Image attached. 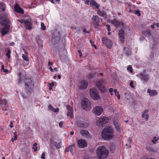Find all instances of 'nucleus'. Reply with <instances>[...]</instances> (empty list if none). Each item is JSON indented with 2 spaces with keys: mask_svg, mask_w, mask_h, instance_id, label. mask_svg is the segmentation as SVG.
Wrapping results in <instances>:
<instances>
[{
  "mask_svg": "<svg viewBox=\"0 0 159 159\" xmlns=\"http://www.w3.org/2000/svg\"><path fill=\"white\" fill-rule=\"evenodd\" d=\"M113 132V130L111 127L107 126L102 131V137L105 140H110L114 136Z\"/></svg>",
  "mask_w": 159,
  "mask_h": 159,
  "instance_id": "obj_1",
  "label": "nucleus"
},
{
  "mask_svg": "<svg viewBox=\"0 0 159 159\" xmlns=\"http://www.w3.org/2000/svg\"><path fill=\"white\" fill-rule=\"evenodd\" d=\"M96 153L99 157L105 159L108 156L109 151L106 149L104 146H99L97 148Z\"/></svg>",
  "mask_w": 159,
  "mask_h": 159,
  "instance_id": "obj_2",
  "label": "nucleus"
},
{
  "mask_svg": "<svg viewBox=\"0 0 159 159\" xmlns=\"http://www.w3.org/2000/svg\"><path fill=\"white\" fill-rule=\"evenodd\" d=\"M106 84V81L103 79L99 80L97 83V86L101 93H103L106 91L105 85Z\"/></svg>",
  "mask_w": 159,
  "mask_h": 159,
  "instance_id": "obj_3",
  "label": "nucleus"
},
{
  "mask_svg": "<svg viewBox=\"0 0 159 159\" xmlns=\"http://www.w3.org/2000/svg\"><path fill=\"white\" fill-rule=\"evenodd\" d=\"M82 107L86 111L89 110L91 108L90 102L87 98L83 99L81 102Z\"/></svg>",
  "mask_w": 159,
  "mask_h": 159,
  "instance_id": "obj_4",
  "label": "nucleus"
},
{
  "mask_svg": "<svg viewBox=\"0 0 159 159\" xmlns=\"http://www.w3.org/2000/svg\"><path fill=\"white\" fill-rule=\"evenodd\" d=\"M90 94L91 98L94 100H98L101 98L97 90L95 89H91L90 90Z\"/></svg>",
  "mask_w": 159,
  "mask_h": 159,
  "instance_id": "obj_5",
  "label": "nucleus"
},
{
  "mask_svg": "<svg viewBox=\"0 0 159 159\" xmlns=\"http://www.w3.org/2000/svg\"><path fill=\"white\" fill-rule=\"evenodd\" d=\"M61 35L60 32L57 30L53 33L52 36V43L54 44H56L60 40V37Z\"/></svg>",
  "mask_w": 159,
  "mask_h": 159,
  "instance_id": "obj_6",
  "label": "nucleus"
},
{
  "mask_svg": "<svg viewBox=\"0 0 159 159\" xmlns=\"http://www.w3.org/2000/svg\"><path fill=\"white\" fill-rule=\"evenodd\" d=\"M26 89L28 90H32L34 87V84L32 79H26L24 81Z\"/></svg>",
  "mask_w": 159,
  "mask_h": 159,
  "instance_id": "obj_7",
  "label": "nucleus"
},
{
  "mask_svg": "<svg viewBox=\"0 0 159 159\" xmlns=\"http://www.w3.org/2000/svg\"><path fill=\"white\" fill-rule=\"evenodd\" d=\"M0 22L2 25L9 23L10 21L8 19V15L7 13H4L2 15L0 18Z\"/></svg>",
  "mask_w": 159,
  "mask_h": 159,
  "instance_id": "obj_8",
  "label": "nucleus"
},
{
  "mask_svg": "<svg viewBox=\"0 0 159 159\" xmlns=\"http://www.w3.org/2000/svg\"><path fill=\"white\" fill-rule=\"evenodd\" d=\"M102 43L109 48H111L112 46V42L111 39L106 37H103L102 38Z\"/></svg>",
  "mask_w": 159,
  "mask_h": 159,
  "instance_id": "obj_9",
  "label": "nucleus"
},
{
  "mask_svg": "<svg viewBox=\"0 0 159 159\" xmlns=\"http://www.w3.org/2000/svg\"><path fill=\"white\" fill-rule=\"evenodd\" d=\"M103 111V108L101 106H97L93 110V112L97 116H100Z\"/></svg>",
  "mask_w": 159,
  "mask_h": 159,
  "instance_id": "obj_10",
  "label": "nucleus"
},
{
  "mask_svg": "<svg viewBox=\"0 0 159 159\" xmlns=\"http://www.w3.org/2000/svg\"><path fill=\"white\" fill-rule=\"evenodd\" d=\"M109 121V119L107 117H102L98 120L97 124L98 126H102L103 124H106Z\"/></svg>",
  "mask_w": 159,
  "mask_h": 159,
  "instance_id": "obj_11",
  "label": "nucleus"
},
{
  "mask_svg": "<svg viewBox=\"0 0 159 159\" xmlns=\"http://www.w3.org/2000/svg\"><path fill=\"white\" fill-rule=\"evenodd\" d=\"M92 21L95 27L97 28L100 22L99 17L97 15L93 16L92 18Z\"/></svg>",
  "mask_w": 159,
  "mask_h": 159,
  "instance_id": "obj_12",
  "label": "nucleus"
},
{
  "mask_svg": "<svg viewBox=\"0 0 159 159\" xmlns=\"http://www.w3.org/2000/svg\"><path fill=\"white\" fill-rule=\"evenodd\" d=\"M108 22L113 25L114 26L117 27L122 26L123 25V23L121 22L118 21L116 19H114L113 20H109Z\"/></svg>",
  "mask_w": 159,
  "mask_h": 159,
  "instance_id": "obj_13",
  "label": "nucleus"
},
{
  "mask_svg": "<svg viewBox=\"0 0 159 159\" xmlns=\"http://www.w3.org/2000/svg\"><path fill=\"white\" fill-rule=\"evenodd\" d=\"M140 78L145 82H147L149 80V75L148 74L143 73L139 74Z\"/></svg>",
  "mask_w": 159,
  "mask_h": 159,
  "instance_id": "obj_14",
  "label": "nucleus"
},
{
  "mask_svg": "<svg viewBox=\"0 0 159 159\" xmlns=\"http://www.w3.org/2000/svg\"><path fill=\"white\" fill-rule=\"evenodd\" d=\"M3 28L1 29V32L2 33V35H4L7 33L9 30L10 26L8 24H6Z\"/></svg>",
  "mask_w": 159,
  "mask_h": 159,
  "instance_id": "obj_15",
  "label": "nucleus"
},
{
  "mask_svg": "<svg viewBox=\"0 0 159 159\" xmlns=\"http://www.w3.org/2000/svg\"><path fill=\"white\" fill-rule=\"evenodd\" d=\"M87 143L84 140L82 139L78 141L77 145L80 148H84L87 146Z\"/></svg>",
  "mask_w": 159,
  "mask_h": 159,
  "instance_id": "obj_16",
  "label": "nucleus"
},
{
  "mask_svg": "<svg viewBox=\"0 0 159 159\" xmlns=\"http://www.w3.org/2000/svg\"><path fill=\"white\" fill-rule=\"evenodd\" d=\"M66 108L68 110V111L67 113V116H70L71 118H73L74 117L73 108L71 107L69 105H67L66 106Z\"/></svg>",
  "mask_w": 159,
  "mask_h": 159,
  "instance_id": "obj_17",
  "label": "nucleus"
},
{
  "mask_svg": "<svg viewBox=\"0 0 159 159\" xmlns=\"http://www.w3.org/2000/svg\"><path fill=\"white\" fill-rule=\"evenodd\" d=\"M124 34L125 32L123 30H119V35L120 41L122 43H123L125 42Z\"/></svg>",
  "mask_w": 159,
  "mask_h": 159,
  "instance_id": "obj_18",
  "label": "nucleus"
},
{
  "mask_svg": "<svg viewBox=\"0 0 159 159\" xmlns=\"http://www.w3.org/2000/svg\"><path fill=\"white\" fill-rule=\"evenodd\" d=\"M80 133L81 135L87 138H91V136L89 132L87 130H81L80 131Z\"/></svg>",
  "mask_w": 159,
  "mask_h": 159,
  "instance_id": "obj_19",
  "label": "nucleus"
},
{
  "mask_svg": "<svg viewBox=\"0 0 159 159\" xmlns=\"http://www.w3.org/2000/svg\"><path fill=\"white\" fill-rule=\"evenodd\" d=\"M14 8L15 11L21 14L24 13L23 10L19 6L18 4H16Z\"/></svg>",
  "mask_w": 159,
  "mask_h": 159,
  "instance_id": "obj_20",
  "label": "nucleus"
},
{
  "mask_svg": "<svg viewBox=\"0 0 159 159\" xmlns=\"http://www.w3.org/2000/svg\"><path fill=\"white\" fill-rule=\"evenodd\" d=\"M147 150L151 152L152 154H153L157 152L158 151L157 148H154L150 147H146Z\"/></svg>",
  "mask_w": 159,
  "mask_h": 159,
  "instance_id": "obj_21",
  "label": "nucleus"
},
{
  "mask_svg": "<svg viewBox=\"0 0 159 159\" xmlns=\"http://www.w3.org/2000/svg\"><path fill=\"white\" fill-rule=\"evenodd\" d=\"M88 83L85 80H82L80 83V87L81 89H85L87 88Z\"/></svg>",
  "mask_w": 159,
  "mask_h": 159,
  "instance_id": "obj_22",
  "label": "nucleus"
},
{
  "mask_svg": "<svg viewBox=\"0 0 159 159\" xmlns=\"http://www.w3.org/2000/svg\"><path fill=\"white\" fill-rule=\"evenodd\" d=\"M78 125L80 128H85L87 127L89 125L87 123L81 121L78 123Z\"/></svg>",
  "mask_w": 159,
  "mask_h": 159,
  "instance_id": "obj_23",
  "label": "nucleus"
},
{
  "mask_svg": "<svg viewBox=\"0 0 159 159\" xmlns=\"http://www.w3.org/2000/svg\"><path fill=\"white\" fill-rule=\"evenodd\" d=\"M148 111L147 110H145L143 112L142 115V117L144 118L147 120H148Z\"/></svg>",
  "mask_w": 159,
  "mask_h": 159,
  "instance_id": "obj_24",
  "label": "nucleus"
},
{
  "mask_svg": "<svg viewBox=\"0 0 159 159\" xmlns=\"http://www.w3.org/2000/svg\"><path fill=\"white\" fill-rule=\"evenodd\" d=\"M26 23L25 24V28L28 30H30L32 28L31 23L28 20H27L26 21Z\"/></svg>",
  "mask_w": 159,
  "mask_h": 159,
  "instance_id": "obj_25",
  "label": "nucleus"
},
{
  "mask_svg": "<svg viewBox=\"0 0 159 159\" xmlns=\"http://www.w3.org/2000/svg\"><path fill=\"white\" fill-rule=\"evenodd\" d=\"M97 14L99 16L106 18L107 17V15L104 11H101L100 10H98L97 12Z\"/></svg>",
  "mask_w": 159,
  "mask_h": 159,
  "instance_id": "obj_26",
  "label": "nucleus"
},
{
  "mask_svg": "<svg viewBox=\"0 0 159 159\" xmlns=\"http://www.w3.org/2000/svg\"><path fill=\"white\" fill-rule=\"evenodd\" d=\"M148 92L149 93V95L150 96H154L157 94V92L156 91L151 90L149 89L148 90Z\"/></svg>",
  "mask_w": 159,
  "mask_h": 159,
  "instance_id": "obj_27",
  "label": "nucleus"
},
{
  "mask_svg": "<svg viewBox=\"0 0 159 159\" xmlns=\"http://www.w3.org/2000/svg\"><path fill=\"white\" fill-rule=\"evenodd\" d=\"M74 147V145L72 144L70 145L66 149V152H70L72 154H73V148Z\"/></svg>",
  "mask_w": 159,
  "mask_h": 159,
  "instance_id": "obj_28",
  "label": "nucleus"
},
{
  "mask_svg": "<svg viewBox=\"0 0 159 159\" xmlns=\"http://www.w3.org/2000/svg\"><path fill=\"white\" fill-rule=\"evenodd\" d=\"M90 5L93 6H95L98 8L99 7V5L94 0H91Z\"/></svg>",
  "mask_w": 159,
  "mask_h": 159,
  "instance_id": "obj_29",
  "label": "nucleus"
},
{
  "mask_svg": "<svg viewBox=\"0 0 159 159\" xmlns=\"http://www.w3.org/2000/svg\"><path fill=\"white\" fill-rule=\"evenodd\" d=\"M115 145L113 143L110 144L109 146V149L110 152L113 153L115 148Z\"/></svg>",
  "mask_w": 159,
  "mask_h": 159,
  "instance_id": "obj_30",
  "label": "nucleus"
},
{
  "mask_svg": "<svg viewBox=\"0 0 159 159\" xmlns=\"http://www.w3.org/2000/svg\"><path fill=\"white\" fill-rule=\"evenodd\" d=\"M7 103V101L5 99H0V105L2 107H4Z\"/></svg>",
  "mask_w": 159,
  "mask_h": 159,
  "instance_id": "obj_31",
  "label": "nucleus"
},
{
  "mask_svg": "<svg viewBox=\"0 0 159 159\" xmlns=\"http://www.w3.org/2000/svg\"><path fill=\"white\" fill-rule=\"evenodd\" d=\"M114 125L115 126L116 130L118 131H120V125L117 123L115 122L114 123Z\"/></svg>",
  "mask_w": 159,
  "mask_h": 159,
  "instance_id": "obj_32",
  "label": "nucleus"
},
{
  "mask_svg": "<svg viewBox=\"0 0 159 159\" xmlns=\"http://www.w3.org/2000/svg\"><path fill=\"white\" fill-rule=\"evenodd\" d=\"M25 54H23L22 55V57L24 60L26 61H29V59L26 54L27 53L25 51Z\"/></svg>",
  "mask_w": 159,
  "mask_h": 159,
  "instance_id": "obj_33",
  "label": "nucleus"
},
{
  "mask_svg": "<svg viewBox=\"0 0 159 159\" xmlns=\"http://www.w3.org/2000/svg\"><path fill=\"white\" fill-rule=\"evenodd\" d=\"M0 8L2 9V11H5V7L4 3L3 2L0 3Z\"/></svg>",
  "mask_w": 159,
  "mask_h": 159,
  "instance_id": "obj_34",
  "label": "nucleus"
},
{
  "mask_svg": "<svg viewBox=\"0 0 159 159\" xmlns=\"http://www.w3.org/2000/svg\"><path fill=\"white\" fill-rule=\"evenodd\" d=\"M148 39L149 41H152L154 42V43H153V46H154L156 45L155 42L154 41V40L153 38V37L151 35H149L148 36Z\"/></svg>",
  "mask_w": 159,
  "mask_h": 159,
  "instance_id": "obj_35",
  "label": "nucleus"
},
{
  "mask_svg": "<svg viewBox=\"0 0 159 159\" xmlns=\"http://www.w3.org/2000/svg\"><path fill=\"white\" fill-rule=\"evenodd\" d=\"M95 73H90L89 74L88 76V77L89 79H91L94 76H95Z\"/></svg>",
  "mask_w": 159,
  "mask_h": 159,
  "instance_id": "obj_36",
  "label": "nucleus"
},
{
  "mask_svg": "<svg viewBox=\"0 0 159 159\" xmlns=\"http://www.w3.org/2000/svg\"><path fill=\"white\" fill-rule=\"evenodd\" d=\"M37 143H35L33 145V148L34 149V151L35 152H36L37 150Z\"/></svg>",
  "mask_w": 159,
  "mask_h": 159,
  "instance_id": "obj_37",
  "label": "nucleus"
},
{
  "mask_svg": "<svg viewBox=\"0 0 159 159\" xmlns=\"http://www.w3.org/2000/svg\"><path fill=\"white\" fill-rule=\"evenodd\" d=\"M150 32L149 31L143 32V34L145 36H148L150 35Z\"/></svg>",
  "mask_w": 159,
  "mask_h": 159,
  "instance_id": "obj_38",
  "label": "nucleus"
},
{
  "mask_svg": "<svg viewBox=\"0 0 159 159\" xmlns=\"http://www.w3.org/2000/svg\"><path fill=\"white\" fill-rule=\"evenodd\" d=\"M41 29L42 30H45L46 29V26L44 25V23L43 22L41 23Z\"/></svg>",
  "mask_w": 159,
  "mask_h": 159,
  "instance_id": "obj_39",
  "label": "nucleus"
},
{
  "mask_svg": "<svg viewBox=\"0 0 159 159\" xmlns=\"http://www.w3.org/2000/svg\"><path fill=\"white\" fill-rule=\"evenodd\" d=\"M17 20L20 22L21 23H24L25 24V23H26V21H27V20Z\"/></svg>",
  "mask_w": 159,
  "mask_h": 159,
  "instance_id": "obj_40",
  "label": "nucleus"
},
{
  "mask_svg": "<svg viewBox=\"0 0 159 159\" xmlns=\"http://www.w3.org/2000/svg\"><path fill=\"white\" fill-rule=\"evenodd\" d=\"M11 52L10 50V49H8L7 50V52L6 53V55L9 58L10 57Z\"/></svg>",
  "mask_w": 159,
  "mask_h": 159,
  "instance_id": "obj_41",
  "label": "nucleus"
},
{
  "mask_svg": "<svg viewBox=\"0 0 159 159\" xmlns=\"http://www.w3.org/2000/svg\"><path fill=\"white\" fill-rule=\"evenodd\" d=\"M156 139V137H154L153 139L152 140V142L153 144L156 143V142L157 141V140Z\"/></svg>",
  "mask_w": 159,
  "mask_h": 159,
  "instance_id": "obj_42",
  "label": "nucleus"
},
{
  "mask_svg": "<svg viewBox=\"0 0 159 159\" xmlns=\"http://www.w3.org/2000/svg\"><path fill=\"white\" fill-rule=\"evenodd\" d=\"M48 109L51 111H53V110H54V108L52 107V106L51 105H49L48 107Z\"/></svg>",
  "mask_w": 159,
  "mask_h": 159,
  "instance_id": "obj_43",
  "label": "nucleus"
},
{
  "mask_svg": "<svg viewBox=\"0 0 159 159\" xmlns=\"http://www.w3.org/2000/svg\"><path fill=\"white\" fill-rule=\"evenodd\" d=\"M135 13L136 15H138V16H139L140 15V11L139 10L135 11Z\"/></svg>",
  "mask_w": 159,
  "mask_h": 159,
  "instance_id": "obj_44",
  "label": "nucleus"
},
{
  "mask_svg": "<svg viewBox=\"0 0 159 159\" xmlns=\"http://www.w3.org/2000/svg\"><path fill=\"white\" fill-rule=\"evenodd\" d=\"M89 41H90V43H91L92 46H93L96 49H97V47L95 44H93V42H92V40H90Z\"/></svg>",
  "mask_w": 159,
  "mask_h": 159,
  "instance_id": "obj_45",
  "label": "nucleus"
},
{
  "mask_svg": "<svg viewBox=\"0 0 159 159\" xmlns=\"http://www.w3.org/2000/svg\"><path fill=\"white\" fill-rule=\"evenodd\" d=\"M127 69L128 70H129L130 72H132V69L131 66H129V67H127Z\"/></svg>",
  "mask_w": 159,
  "mask_h": 159,
  "instance_id": "obj_46",
  "label": "nucleus"
},
{
  "mask_svg": "<svg viewBox=\"0 0 159 159\" xmlns=\"http://www.w3.org/2000/svg\"><path fill=\"white\" fill-rule=\"evenodd\" d=\"M19 75L20 77V79L19 80L18 82L20 83L23 80L21 78V74L20 73H19Z\"/></svg>",
  "mask_w": 159,
  "mask_h": 159,
  "instance_id": "obj_47",
  "label": "nucleus"
},
{
  "mask_svg": "<svg viewBox=\"0 0 159 159\" xmlns=\"http://www.w3.org/2000/svg\"><path fill=\"white\" fill-rule=\"evenodd\" d=\"M59 111V109L58 108H56V109H55L54 108V110H53V111H54V112H58V111Z\"/></svg>",
  "mask_w": 159,
  "mask_h": 159,
  "instance_id": "obj_48",
  "label": "nucleus"
},
{
  "mask_svg": "<svg viewBox=\"0 0 159 159\" xmlns=\"http://www.w3.org/2000/svg\"><path fill=\"white\" fill-rule=\"evenodd\" d=\"M106 26L107 27V30L109 31H110L111 30L110 26L109 25H107Z\"/></svg>",
  "mask_w": 159,
  "mask_h": 159,
  "instance_id": "obj_49",
  "label": "nucleus"
},
{
  "mask_svg": "<svg viewBox=\"0 0 159 159\" xmlns=\"http://www.w3.org/2000/svg\"><path fill=\"white\" fill-rule=\"evenodd\" d=\"M129 85L131 86L132 88H134V86L133 85V82L132 81H131L129 84Z\"/></svg>",
  "mask_w": 159,
  "mask_h": 159,
  "instance_id": "obj_50",
  "label": "nucleus"
},
{
  "mask_svg": "<svg viewBox=\"0 0 159 159\" xmlns=\"http://www.w3.org/2000/svg\"><path fill=\"white\" fill-rule=\"evenodd\" d=\"M45 154L44 153H42L41 156V158L42 159H44L45 158Z\"/></svg>",
  "mask_w": 159,
  "mask_h": 159,
  "instance_id": "obj_51",
  "label": "nucleus"
},
{
  "mask_svg": "<svg viewBox=\"0 0 159 159\" xmlns=\"http://www.w3.org/2000/svg\"><path fill=\"white\" fill-rule=\"evenodd\" d=\"M77 30H74V32L75 33H80V30L79 28L77 27Z\"/></svg>",
  "mask_w": 159,
  "mask_h": 159,
  "instance_id": "obj_52",
  "label": "nucleus"
},
{
  "mask_svg": "<svg viewBox=\"0 0 159 159\" xmlns=\"http://www.w3.org/2000/svg\"><path fill=\"white\" fill-rule=\"evenodd\" d=\"M63 122L61 121L59 123V126L60 128H62V124H63Z\"/></svg>",
  "mask_w": 159,
  "mask_h": 159,
  "instance_id": "obj_53",
  "label": "nucleus"
},
{
  "mask_svg": "<svg viewBox=\"0 0 159 159\" xmlns=\"http://www.w3.org/2000/svg\"><path fill=\"white\" fill-rule=\"evenodd\" d=\"M78 53H79L80 54V57H81L82 56V53L81 52V50H79L78 51Z\"/></svg>",
  "mask_w": 159,
  "mask_h": 159,
  "instance_id": "obj_54",
  "label": "nucleus"
},
{
  "mask_svg": "<svg viewBox=\"0 0 159 159\" xmlns=\"http://www.w3.org/2000/svg\"><path fill=\"white\" fill-rule=\"evenodd\" d=\"M127 93H126L125 92L124 93V95L125 96V98L126 99L129 100V97H127L125 96H126V95H127Z\"/></svg>",
  "mask_w": 159,
  "mask_h": 159,
  "instance_id": "obj_55",
  "label": "nucleus"
},
{
  "mask_svg": "<svg viewBox=\"0 0 159 159\" xmlns=\"http://www.w3.org/2000/svg\"><path fill=\"white\" fill-rule=\"evenodd\" d=\"M89 0H86L85 1V4L89 5Z\"/></svg>",
  "mask_w": 159,
  "mask_h": 159,
  "instance_id": "obj_56",
  "label": "nucleus"
},
{
  "mask_svg": "<svg viewBox=\"0 0 159 159\" xmlns=\"http://www.w3.org/2000/svg\"><path fill=\"white\" fill-rule=\"evenodd\" d=\"M109 91L110 93H111L113 91V89L112 88H110L109 89Z\"/></svg>",
  "mask_w": 159,
  "mask_h": 159,
  "instance_id": "obj_57",
  "label": "nucleus"
},
{
  "mask_svg": "<svg viewBox=\"0 0 159 159\" xmlns=\"http://www.w3.org/2000/svg\"><path fill=\"white\" fill-rule=\"evenodd\" d=\"M154 25L156 26L158 28L159 27V23H156L154 24Z\"/></svg>",
  "mask_w": 159,
  "mask_h": 159,
  "instance_id": "obj_58",
  "label": "nucleus"
},
{
  "mask_svg": "<svg viewBox=\"0 0 159 159\" xmlns=\"http://www.w3.org/2000/svg\"><path fill=\"white\" fill-rule=\"evenodd\" d=\"M5 73H7L8 72V70L7 69H3V70H2Z\"/></svg>",
  "mask_w": 159,
  "mask_h": 159,
  "instance_id": "obj_59",
  "label": "nucleus"
},
{
  "mask_svg": "<svg viewBox=\"0 0 159 159\" xmlns=\"http://www.w3.org/2000/svg\"><path fill=\"white\" fill-rule=\"evenodd\" d=\"M17 135H14V140H17Z\"/></svg>",
  "mask_w": 159,
  "mask_h": 159,
  "instance_id": "obj_60",
  "label": "nucleus"
},
{
  "mask_svg": "<svg viewBox=\"0 0 159 159\" xmlns=\"http://www.w3.org/2000/svg\"><path fill=\"white\" fill-rule=\"evenodd\" d=\"M119 92H117V98L118 99H120V95L118 94Z\"/></svg>",
  "mask_w": 159,
  "mask_h": 159,
  "instance_id": "obj_61",
  "label": "nucleus"
},
{
  "mask_svg": "<svg viewBox=\"0 0 159 159\" xmlns=\"http://www.w3.org/2000/svg\"><path fill=\"white\" fill-rule=\"evenodd\" d=\"M56 143L57 144V145L56 144L55 145L56 147L58 148H60L61 147V146L60 145H58L57 143Z\"/></svg>",
  "mask_w": 159,
  "mask_h": 159,
  "instance_id": "obj_62",
  "label": "nucleus"
},
{
  "mask_svg": "<svg viewBox=\"0 0 159 159\" xmlns=\"http://www.w3.org/2000/svg\"><path fill=\"white\" fill-rule=\"evenodd\" d=\"M114 93L115 94V95H117V92H118L117 91L116 89H115L114 90Z\"/></svg>",
  "mask_w": 159,
  "mask_h": 159,
  "instance_id": "obj_63",
  "label": "nucleus"
},
{
  "mask_svg": "<svg viewBox=\"0 0 159 159\" xmlns=\"http://www.w3.org/2000/svg\"><path fill=\"white\" fill-rule=\"evenodd\" d=\"M10 127L11 128H12L13 127V123L11 122L10 123Z\"/></svg>",
  "mask_w": 159,
  "mask_h": 159,
  "instance_id": "obj_64",
  "label": "nucleus"
}]
</instances>
